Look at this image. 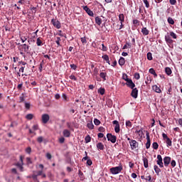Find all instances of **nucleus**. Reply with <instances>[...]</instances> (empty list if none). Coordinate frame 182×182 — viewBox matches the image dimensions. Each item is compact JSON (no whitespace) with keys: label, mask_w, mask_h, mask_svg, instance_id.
I'll list each match as a JSON object with an SVG mask.
<instances>
[{"label":"nucleus","mask_w":182,"mask_h":182,"mask_svg":"<svg viewBox=\"0 0 182 182\" xmlns=\"http://www.w3.org/2000/svg\"><path fill=\"white\" fill-rule=\"evenodd\" d=\"M144 4L146 5V8H149L150 5L148 0H143Z\"/></svg>","instance_id":"nucleus-51"},{"label":"nucleus","mask_w":182,"mask_h":182,"mask_svg":"<svg viewBox=\"0 0 182 182\" xmlns=\"http://www.w3.org/2000/svg\"><path fill=\"white\" fill-rule=\"evenodd\" d=\"M51 23H53V26L57 28V29H60L62 26L60 21L57 20L56 18H52Z\"/></svg>","instance_id":"nucleus-3"},{"label":"nucleus","mask_w":182,"mask_h":182,"mask_svg":"<svg viewBox=\"0 0 182 182\" xmlns=\"http://www.w3.org/2000/svg\"><path fill=\"white\" fill-rule=\"evenodd\" d=\"M107 138L108 139V141H111L112 144H115V142L117 141V136L112 134H107Z\"/></svg>","instance_id":"nucleus-4"},{"label":"nucleus","mask_w":182,"mask_h":182,"mask_svg":"<svg viewBox=\"0 0 182 182\" xmlns=\"http://www.w3.org/2000/svg\"><path fill=\"white\" fill-rule=\"evenodd\" d=\"M134 77H135L136 80H139L140 74H139V73H135Z\"/></svg>","instance_id":"nucleus-55"},{"label":"nucleus","mask_w":182,"mask_h":182,"mask_svg":"<svg viewBox=\"0 0 182 182\" xmlns=\"http://www.w3.org/2000/svg\"><path fill=\"white\" fill-rule=\"evenodd\" d=\"M122 80H126L127 83H128V76L127 74H122Z\"/></svg>","instance_id":"nucleus-39"},{"label":"nucleus","mask_w":182,"mask_h":182,"mask_svg":"<svg viewBox=\"0 0 182 182\" xmlns=\"http://www.w3.org/2000/svg\"><path fill=\"white\" fill-rule=\"evenodd\" d=\"M82 8L85 11L86 14H88V16H95L93 11L90 10V7H88L87 6H82Z\"/></svg>","instance_id":"nucleus-8"},{"label":"nucleus","mask_w":182,"mask_h":182,"mask_svg":"<svg viewBox=\"0 0 182 182\" xmlns=\"http://www.w3.org/2000/svg\"><path fill=\"white\" fill-rule=\"evenodd\" d=\"M102 58L104 59V60H105L108 64L110 65V61H109V55H104L102 56Z\"/></svg>","instance_id":"nucleus-24"},{"label":"nucleus","mask_w":182,"mask_h":182,"mask_svg":"<svg viewBox=\"0 0 182 182\" xmlns=\"http://www.w3.org/2000/svg\"><path fill=\"white\" fill-rule=\"evenodd\" d=\"M70 67L72 68V70H77V66L75 63H71L70 65Z\"/></svg>","instance_id":"nucleus-36"},{"label":"nucleus","mask_w":182,"mask_h":182,"mask_svg":"<svg viewBox=\"0 0 182 182\" xmlns=\"http://www.w3.org/2000/svg\"><path fill=\"white\" fill-rule=\"evenodd\" d=\"M21 46L23 48V50L25 53H30V46L26 45V43H23V45H21Z\"/></svg>","instance_id":"nucleus-13"},{"label":"nucleus","mask_w":182,"mask_h":182,"mask_svg":"<svg viewBox=\"0 0 182 182\" xmlns=\"http://www.w3.org/2000/svg\"><path fill=\"white\" fill-rule=\"evenodd\" d=\"M171 165L172 167H176V161L173 160L171 161Z\"/></svg>","instance_id":"nucleus-56"},{"label":"nucleus","mask_w":182,"mask_h":182,"mask_svg":"<svg viewBox=\"0 0 182 182\" xmlns=\"http://www.w3.org/2000/svg\"><path fill=\"white\" fill-rule=\"evenodd\" d=\"M98 132H100V133L105 132V129L104 128V127H100L98 129Z\"/></svg>","instance_id":"nucleus-49"},{"label":"nucleus","mask_w":182,"mask_h":182,"mask_svg":"<svg viewBox=\"0 0 182 182\" xmlns=\"http://www.w3.org/2000/svg\"><path fill=\"white\" fill-rule=\"evenodd\" d=\"M70 79L73 80H77V77L75 76V75H70Z\"/></svg>","instance_id":"nucleus-54"},{"label":"nucleus","mask_w":182,"mask_h":182,"mask_svg":"<svg viewBox=\"0 0 182 182\" xmlns=\"http://www.w3.org/2000/svg\"><path fill=\"white\" fill-rule=\"evenodd\" d=\"M156 159V163L159 166V167H164V164L163 163V158L161 157V155H157Z\"/></svg>","instance_id":"nucleus-6"},{"label":"nucleus","mask_w":182,"mask_h":182,"mask_svg":"<svg viewBox=\"0 0 182 182\" xmlns=\"http://www.w3.org/2000/svg\"><path fill=\"white\" fill-rule=\"evenodd\" d=\"M141 33L144 36H149V30L146 27H143L141 28Z\"/></svg>","instance_id":"nucleus-15"},{"label":"nucleus","mask_w":182,"mask_h":182,"mask_svg":"<svg viewBox=\"0 0 182 182\" xmlns=\"http://www.w3.org/2000/svg\"><path fill=\"white\" fill-rule=\"evenodd\" d=\"M63 134L64 137H70V131L65 129V130L63 131Z\"/></svg>","instance_id":"nucleus-16"},{"label":"nucleus","mask_w":182,"mask_h":182,"mask_svg":"<svg viewBox=\"0 0 182 182\" xmlns=\"http://www.w3.org/2000/svg\"><path fill=\"white\" fill-rule=\"evenodd\" d=\"M97 149L98 150H104L105 149V144H103L102 142H98L97 144Z\"/></svg>","instance_id":"nucleus-17"},{"label":"nucleus","mask_w":182,"mask_h":182,"mask_svg":"<svg viewBox=\"0 0 182 182\" xmlns=\"http://www.w3.org/2000/svg\"><path fill=\"white\" fill-rule=\"evenodd\" d=\"M146 136L147 139V142L146 143V149H149L151 147V138L149 131H146Z\"/></svg>","instance_id":"nucleus-5"},{"label":"nucleus","mask_w":182,"mask_h":182,"mask_svg":"<svg viewBox=\"0 0 182 182\" xmlns=\"http://www.w3.org/2000/svg\"><path fill=\"white\" fill-rule=\"evenodd\" d=\"M169 3H171V5H176L177 3L176 0H169Z\"/></svg>","instance_id":"nucleus-59"},{"label":"nucleus","mask_w":182,"mask_h":182,"mask_svg":"<svg viewBox=\"0 0 182 182\" xmlns=\"http://www.w3.org/2000/svg\"><path fill=\"white\" fill-rule=\"evenodd\" d=\"M65 141V139L64 138V136H61V137L59 139V142H60V144H64Z\"/></svg>","instance_id":"nucleus-50"},{"label":"nucleus","mask_w":182,"mask_h":182,"mask_svg":"<svg viewBox=\"0 0 182 182\" xmlns=\"http://www.w3.org/2000/svg\"><path fill=\"white\" fill-rule=\"evenodd\" d=\"M26 162H27L28 164H32V161H31V158L27 157L26 158Z\"/></svg>","instance_id":"nucleus-62"},{"label":"nucleus","mask_w":182,"mask_h":182,"mask_svg":"<svg viewBox=\"0 0 182 182\" xmlns=\"http://www.w3.org/2000/svg\"><path fill=\"white\" fill-rule=\"evenodd\" d=\"M26 153H28V154H31V146H28V148H26Z\"/></svg>","instance_id":"nucleus-60"},{"label":"nucleus","mask_w":182,"mask_h":182,"mask_svg":"<svg viewBox=\"0 0 182 182\" xmlns=\"http://www.w3.org/2000/svg\"><path fill=\"white\" fill-rule=\"evenodd\" d=\"M126 85L132 90L134 89L136 86L133 80L130 78H128L127 82H126Z\"/></svg>","instance_id":"nucleus-9"},{"label":"nucleus","mask_w":182,"mask_h":182,"mask_svg":"<svg viewBox=\"0 0 182 182\" xmlns=\"http://www.w3.org/2000/svg\"><path fill=\"white\" fill-rule=\"evenodd\" d=\"M37 141L39 143V144H41L43 141V136H38L37 138Z\"/></svg>","instance_id":"nucleus-45"},{"label":"nucleus","mask_w":182,"mask_h":182,"mask_svg":"<svg viewBox=\"0 0 182 182\" xmlns=\"http://www.w3.org/2000/svg\"><path fill=\"white\" fill-rule=\"evenodd\" d=\"M87 127H88V129H92L95 128V125L93 124V123L91 122H88L87 124Z\"/></svg>","instance_id":"nucleus-32"},{"label":"nucleus","mask_w":182,"mask_h":182,"mask_svg":"<svg viewBox=\"0 0 182 182\" xmlns=\"http://www.w3.org/2000/svg\"><path fill=\"white\" fill-rule=\"evenodd\" d=\"M21 40L22 41V43H25V41H26V40H28V36H21Z\"/></svg>","instance_id":"nucleus-37"},{"label":"nucleus","mask_w":182,"mask_h":182,"mask_svg":"<svg viewBox=\"0 0 182 182\" xmlns=\"http://www.w3.org/2000/svg\"><path fill=\"white\" fill-rule=\"evenodd\" d=\"M92 164V161H91V159H89L88 158L87 161V165H88L89 166H91Z\"/></svg>","instance_id":"nucleus-57"},{"label":"nucleus","mask_w":182,"mask_h":182,"mask_svg":"<svg viewBox=\"0 0 182 182\" xmlns=\"http://www.w3.org/2000/svg\"><path fill=\"white\" fill-rule=\"evenodd\" d=\"M170 36L173 39H177V35L174 32H173V31L170 32Z\"/></svg>","instance_id":"nucleus-41"},{"label":"nucleus","mask_w":182,"mask_h":182,"mask_svg":"<svg viewBox=\"0 0 182 182\" xmlns=\"http://www.w3.org/2000/svg\"><path fill=\"white\" fill-rule=\"evenodd\" d=\"M136 134H138L139 136L142 137V134H144L142 129H139V130H136Z\"/></svg>","instance_id":"nucleus-35"},{"label":"nucleus","mask_w":182,"mask_h":182,"mask_svg":"<svg viewBox=\"0 0 182 182\" xmlns=\"http://www.w3.org/2000/svg\"><path fill=\"white\" fill-rule=\"evenodd\" d=\"M106 90L105 88H99L98 90V93L101 94V95H104L105 93Z\"/></svg>","instance_id":"nucleus-31"},{"label":"nucleus","mask_w":182,"mask_h":182,"mask_svg":"<svg viewBox=\"0 0 182 182\" xmlns=\"http://www.w3.org/2000/svg\"><path fill=\"white\" fill-rule=\"evenodd\" d=\"M139 94V90L137 88H132V90L131 92V96L134 97V99H137Z\"/></svg>","instance_id":"nucleus-10"},{"label":"nucleus","mask_w":182,"mask_h":182,"mask_svg":"<svg viewBox=\"0 0 182 182\" xmlns=\"http://www.w3.org/2000/svg\"><path fill=\"white\" fill-rule=\"evenodd\" d=\"M165 73H166L167 75H171V74H172L171 68H170V67H166V68H165Z\"/></svg>","instance_id":"nucleus-25"},{"label":"nucleus","mask_w":182,"mask_h":182,"mask_svg":"<svg viewBox=\"0 0 182 182\" xmlns=\"http://www.w3.org/2000/svg\"><path fill=\"white\" fill-rule=\"evenodd\" d=\"M126 126H127V127H129V128H132V123L131 122V121H129V120L127 121V122H126Z\"/></svg>","instance_id":"nucleus-48"},{"label":"nucleus","mask_w":182,"mask_h":182,"mask_svg":"<svg viewBox=\"0 0 182 182\" xmlns=\"http://www.w3.org/2000/svg\"><path fill=\"white\" fill-rule=\"evenodd\" d=\"M36 45L41 46L43 45V41L41 38H38L36 40Z\"/></svg>","instance_id":"nucleus-30"},{"label":"nucleus","mask_w":182,"mask_h":182,"mask_svg":"<svg viewBox=\"0 0 182 182\" xmlns=\"http://www.w3.org/2000/svg\"><path fill=\"white\" fill-rule=\"evenodd\" d=\"M16 166L18 167L21 171H23V166H22L21 163H17Z\"/></svg>","instance_id":"nucleus-34"},{"label":"nucleus","mask_w":182,"mask_h":182,"mask_svg":"<svg viewBox=\"0 0 182 182\" xmlns=\"http://www.w3.org/2000/svg\"><path fill=\"white\" fill-rule=\"evenodd\" d=\"M166 144L168 146H172V141H171V139L168 138V136H167V138H166Z\"/></svg>","instance_id":"nucleus-38"},{"label":"nucleus","mask_w":182,"mask_h":182,"mask_svg":"<svg viewBox=\"0 0 182 182\" xmlns=\"http://www.w3.org/2000/svg\"><path fill=\"white\" fill-rule=\"evenodd\" d=\"M119 20L120 23H123L124 21V15L123 14V13L119 15Z\"/></svg>","instance_id":"nucleus-26"},{"label":"nucleus","mask_w":182,"mask_h":182,"mask_svg":"<svg viewBox=\"0 0 182 182\" xmlns=\"http://www.w3.org/2000/svg\"><path fill=\"white\" fill-rule=\"evenodd\" d=\"M165 41L167 43H169V45H171L173 43V40L171 39V38L170 37V36H168V34L167 36H165Z\"/></svg>","instance_id":"nucleus-14"},{"label":"nucleus","mask_w":182,"mask_h":182,"mask_svg":"<svg viewBox=\"0 0 182 182\" xmlns=\"http://www.w3.org/2000/svg\"><path fill=\"white\" fill-rule=\"evenodd\" d=\"M81 41L83 43V45H85L87 43V40L86 39V37L81 38Z\"/></svg>","instance_id":"nucleus-47"},{"label":"nucleus","mask_w":182,"mask_h":182,"mask_svg":"<svg viewBox=\"0 0 182 182\" xmlns=\"http://www.w3.org/2000/svg\"><path fill=\"white\" fill-rule=\"evenodd\" d=\"M123 169V166H117V167L110 168L109 171L112 174L116 175L119 174Z\"/></svg>","instance_id":"nucleus-2"},{"label":"nucleus","mask_w":182,"mask_h":182,"mask_svg":"<svg viewBox=\"0 0 182 182\" xmlns=\"http://www.w3.org/2000/svg\"><path fill=\"white\" fill-rule=\"evenodd\" d=\"M154 171H156V174L159 176V173H161V169L157 165L154 166Z\"/></svg>","instance_id":"nucleus-18"},{"label":"nucleus","mask_w":182,"mask_h":182,"mask_svg":"<svg viewBox=\"0 0 182 182\" xmlns=\"http://www.w3.org/2000/svg\"><path fill=\"white\" fill-rule=\"evenodd\" d=\"M100 77L103 79V80H107V73L101 72Z\"/></svg>","instance_id":"nucleus-23"},{"label":"nucleus","mask_w":182,"mask_h":182,"mask_svg":"<svg viewBox=\"0 0 182 182\" xmlns=\"http://www.w3.org/2000/svg\"><path fill=\"white\" fill-rule=\"evenodd\" d=\"M50 120V115L49 114H42V122L43 123H48Z\"/></svg>","instance_id":"nucleus-12"},{"label":"nucleus","mask_w":182,"mask_h":182,"mask_svg":"<svg viewBox=\"0 0 182 182\" xmlns=\"http://www.w3.org/2000/svg\"><path fill=\"white\" fill-rule=\"evenodd\" d=\"M102 50L103 51L107 50V48L106 47V46L104 45V43H102Z\"/></svg>","instance_id":"nucleus-58"},{"label":"nucleus","mask_w":182,"mask_h":182,"mask_svg":"<svg viewBox=\"0 0 182 182\" xmlns=\"http://www.w3.org/2000/svg\"><path fill=\"white\" fill-rule=\"evenodd\" d=\"M124 64L125 58H124V57H120V58L119 59V65H120V66H124Z\"/></svg>","instance_id":"nucleus-21"},{"label":"nucleus","mask_w":182,"mask_h":182,"mask_svg":"<svg viewBox=\"0 0 182 182\" xmlns=\"http://www.w3.org/2000/svg\"><path fill=\"white\" fill-rule=\"evenodd\" d=\"M60 41H61L60 38L57 37V40L55 41V43H57L58 46H60Z\"/></svg>","instance_id":"nucleus-53"},{"label":"nucleus","mask_w":182,"mask_h":182,"mask_svg":"<svg viewBox=\"0 0 182 182\" xmlns=\"http://www.w3.org/2000/svg\"><path fill=\"white\" fill-rule=\"evenodd\" d=\"M32 178L34 181H38V175L34 173L33 175H32Z\"/></svg>","instance_id":"nucleus-61"},{"label":"nucleus","mask_w":182,"mask_h":182,"mask_svg":"<svg viewBox=\"0 0 182 182\" xmlns=\"http://www.w3.org/2000/svg\"><path fill=\"white\" fill-rule=\"evenodd\" d=\"M100 72V69L97 68V67H95L94 70H93V75L94 76H97V75L99 74Z\"/></svg>","instance_id":"nucleus-29"},{"label":"nucleus","mask_w":182,"mask_h":182,"mask_svg":"<svg viewBox=\"0 0 182 182\" xmlns=\"http://www.w3.org/2000/svg\"><path fill=\"white\" fill-rule=\"evenodd\" d=\"M85 141L86 142V144L91 142V136L90 135L85 136Z\"/></svg>","instance_id":"nucleus-33"},{"label":"nucleus","mask_w":182,"mask_h":182,"mask_svg":"<svg viewBox=\"0 0 182 182\" xmlns=\"http://www.w3.org/2000/svg\"><path fill=\"white\" fill-rule=\"evenodd\" d=\"M143 161H144V166L145 168H148L149 167V159L146 157H143Z\"/></svg>","instance_id":"nucleus-19"},{"label":"nucleus","mask_w":182,"mask_h":182,"mask_svg":"<svg viewBox=\"0 0 182 182\" xmlns=\"http://www.w3.org/2000/svg\"><path fill=\"white\" fill-rule=\"evenodd\" d=\"M171 161V157L166 156L164 158V166L168 167Z\"/></svg>","instance_id":"nucleus-11"},{"label":"nucleus","mask_w":182,"mask_h":182,"mask_svg":"<svg viewBox=\"0 0 182 182\" xmlns=\"http://www.w3.org/2000/svg\"><path fill=\"white\" fill-rule=\"evenodd\" d=\"M32 129H33L34 131L38 130V129H39L38 124H34V125H33Z\"/></svg>","instance_id":"nucleus-52"},{"label":"nucleus","mask_w":182,"mask_h":182,"mask_svg":"<svg viewBox=\"0 0 182 182\" xmlns=\"http://www.w3.org/2000/svg\"><path fill=\"white\" fill-rule=\"evenodd\" d=\"M152 89L154 90V91H155L156 93H161V90L160 87H159V86L157 85H154L152 86Z\"/></svg>","instance_id":"nucleus-20"},{"label":"nucleus","mask_w":182,"mask_h":182,"mask_svg":"<svg viewBox=\"0 0 182 182\" xmlns=\"http://www.w3.org/2000/svg\"><path fill=\"white\" fill-rule=\"evenodd\" d=\"M147 59H148V60H152L153 57H152V53H147Z\"/></svg>","instance_id":"nucleus-43"},{"label":"nucleus","mask_w":182,"mask_h":182,"mask_svg":"<svg viewBox=\"0 0 182 182\" xmlns=\"http://www.w3.org/2000/svg\"><path fill=\"white\" fill-rule=\"evenodd\" d=\"M33 118H34V115L32 114L31 113H30V114L26 115V119L27 120H32V119H33Z\"/></svg>","instance_id":"nucleus-28"},{"label":"nucleus","mask_w":182,"mask_h":182,"mask_svg":"<svg viewBox=\"0 0 182 182\" xmlns=\"http://www.w3.org/2000/svg\"><path fill=\"white\" fill-rule=\"evenodd\" d=\"M127 48H132V45L128 42L122 47V49H127Z\"/></svg>","instance_id":"nucleus-42"},{"label":"nucleus","mask_w":182,"mask_h":182,"mask_svg":"<svg viewBox=\"0 0 182 182\" xmlns=\"http://www.w3.org/2000/svg\"><path fill=\"white\" fill-rule=\"evenodd\" d=\"M146 181H148L149 182H152L151 181V176L149 173H146Z\"/></svg>","instance_id":"nucleus-27"},{"label":"nucleus","mask_w":182,"mask_h":182,"mask_svg":"<svg viewBox=\"0 0 182 182\" xmlns=\"http://www.w3.org/2000/svg\"><path fill=\"white\" fill-rule=\"evenodd\" d=\"M102 18H100V16H96L95 17V23L98 24V26H100L102 24Z\"/></svg>","instance_id":"nucleus-22"},{"label":"nucleus","mask_w":182,"mask_h":182,"mask_svg":"<svg viewBox=\"0 0 182 182\" xmlns=\"http://www.w3.org/2000/svg\"><path fill=\"white\" fill-rule=\"evenodd\" d=\"M152 147L154 149H159V144H157V142H154V144H152Z\"/></svg>","instance_id":"nucleus-40"},{"label":"nucleus","mask_w":182,"mask_h":182,"mask_svg":"<svg viewBox=\"0 0 182 182\" xmlns=\"http://www.w3.org/2000/svg\"><path fill=\"white\" fill-rule=\"evenodd\" d=\"M139 22H140V21H139L137 19L133 20V23L134 24L139 25Z\"/></svg>","instance_id":"nucleus-64"},{"label":"nucleus","mask_w":182,"mask_h":182,"mask_svg":"<svg viewBox=\"0 0 182 182\" xmlns=\"http://www.w3.org/2000/svg\"><path fill=\"white\" fill-rule=\"evenodd\" d=\"M113 124H115L114 132L117 134H119V132H120V124H119V122L117 119H114L113 121Z\"/></svg>","instance_id":"nucleus-7"},{"label":"nucleus","mask_w":182,"mask_h":182,"mask_svg":"<svg viewBox=\"0 0 182 182\" xmlns=\"http://www.w3.org/2000/svg\"><path fill=\"white\" fill-rule=\"evenodd\" d=\"M46 157H47L48 159H51V158H52L51 154H50L49 152H48V153L46 154Z\"/></svg>","instance_id":"nucleus-63"},{"label":"nucleus","mask_w":182,"mask_h":182,"mask_svg":"<svg viewBox=\"0 0 182 182\" xmlns=\"http://www.w3.org/2000/svg\"><path fill=\"white\" fill-rule=\"evenodd\" d=\"M94 123H95V126H99V124H100V121L98 119H95Z\"/></svg>","instance_id":"nucleus-46"},{"label":"nucleus","mask_w":182,"mask_h":182,"mask_svg":"<svg viewBox=\"0 0 182 182\" xmlns=\"http://www.w3.org/2000/svg\"><path fill=\"white\" fill-rule=\"evenodd\" d=\"M127 138L129 141L132 150H135L139 147V142L136 141V140H134V139H130L129 136H127Z\"/></svg>","instance_id":"nucleus-1"},{"label":"nucleus","mask_w":182,"mask_h":182,"mask_svg":"<svg viewBox=\"0 0 182 182\" xmlns=\"http://www.w3.org/2000/svg\"><path fill=\"white\" fill-rule=\"evenodd\" d=\"M168 23H169V24H174L175 23V21H174V20L172 18H168Z\"/></svg>","instance_id":"nucleus-44"}]
</instances>
